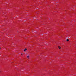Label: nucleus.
<instances>
[{
  "label": "nucleus",
  "instance_id": "1",
  "mask_svg": "<svg viewBox=\"0 0 76 76\" xmlns=\"http://www.w3.org/2000/svg\"><path fill=\"white\" fill-rule=\"evenodd\" d=\"M27 58H29V57H30L29 55H27Z\"/></svg>",
  "mask_w": 76,
  "mask_h": 76
},
{
  "label": "nucleus",
  "instance_id": "2",
  "mask_svg": "<svg viewBox=\"0 0 76 76\" xmlns=\"http://www.w3.org/2000/svg\"><path fill=\"white\" fill-rule=\"evenodd\" d=\"M26 50H27V49H26V48L24 50V51H26Z\"/></svg>",
  "mask_w": 76,
  "mask_h": 76
},
{
  "label": "nucleus",
  "instance_id": "3",
  "mask_svg": "<svg viewBox=\"0 0 76 76\" xmlns=\"http://www.w3.org/2000/svg\"><path fill=\"white\" fill-rule=\"evenodd\" d=\"M58 48H59V49H60V48H60V46H58Z\"/></svg>",
  "mask_w": 76,
  "mask_h": 76
},
{
  "label": "nucleus",
  "instance_id": "4",
  "mask_svg": "<svg viewBox=\"0 0 76 76\" xmlns=\"http://www.w3.org/2000/svg\"><path fill=\"white\" fill-rule=\"evenodd\" d=\"M69 41V39H67L66 40V41H67V42Z\"/></svg>",
  "mask_w": 76,
  "mask_h": 76
}]
</instances>
